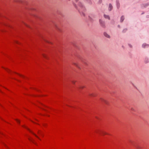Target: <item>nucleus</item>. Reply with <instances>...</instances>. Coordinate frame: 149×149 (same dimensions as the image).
I'll return each instance as SVG.
<instances>
[{"label": "nucleus", "mask_w": 149, "mask_h": 149, "mask_svg": "<svg viewBox=\"0 0 149 149\" xmlns=\"http://www.w3.org/2000/svg\"><path fill=\"white\" fill-rule=\"evenodd\" d=\"M99 22L101 25L103 27H105V24L104 22L101 19H100Z\"/></svg>", "instance_id": "nucleus-1"}, {"label": "nucleus", "mask_w": 149, "mask_h": 149, "mask_svg": "<svg viewBox=\"0 0 149 149\" xmlns=\"http://www.w3.org/2000/svg\"><path fill=\"white\" fill-rule=\"evenodd\" d=\"M22 126L23 127H24L25 128H26L30 132H31L33 134H34L36 136L37 138H38V139H40L39 138L36 134H34L32 132L30 131V130L28 128L26 127V126H24V125Z\"/></svg>", "instance_id": "nucleus-2"}, {"label": "nucleus", "mask_w": 149, "mask_h": 149, "mask_svg": "<svg viewBox=\"0 0 149 149\" xmlns=\"http://www.w3.org/2000/svg\"><path fill=\"white\" fill-rule=\"evenodd\" d=\"M104 36L107 38H110V36L106 32H104Z\"/></svg>", "instance_id": "nucleus-3"}, {"label": "nucleus", "mask_w": 149, "mask_h": 149, "mask_svg": "<svg viewBox=\"0 0 149 149\" xmlns=\"http://www.w3.org/2000/svg\"><path fill=\"white\" fill-rule=\"evenodd\" d=\"M112 8V6L111 4H109V11H111Z\"/></svg>", "instance_id": "nucleus-4"}, {"label": "nucleus", "mask_w": 149, "mask_h": 149, "mask_svg": "<svg viewBox=\"0 0 149 149\" xmlns=\"http://www.w3.org/2000/svg\"><path fill=\"white\" fill-rule=\"evenodd\" d=\"M148 46V45H146V44H143L142 45V47L143 48L146 47Z\"/></svg>", "instance_id": "nucleus-5"}, {"label": "nucleus", "mask_w": 149, "mask_h": 149, "mask_svg": "<svg viewBox=\"0 0 149 149\" xmlns=\"http://www.w3.org/2000/svg\"><path fill=\"white\" fill-rule=\"evenodd\" d=\"M124 17L123 16H122L121 17V18H120V22H123V20H124Z\"/></svg>", "instance_id": "nucleus-6"}, {"label": "nucleus", "mask_w": 149, "mask_h": 149, "mask_svg": "<svg viewBox=\"0 0 149 149\" xmlns=\"http://www.w3.org/2000/svg\"><path fill=\"white\" fill-rule=\"evenodd\" d=\"M104 17L108 19H110L109 17V16H108L107 15H104Z\"/></svg>", "instance_id": "nucleus-7"}, {"label": "nucleus", "mask_w": 149, "mask_h": 149, "mask_svg": "<svg viewBox=\"0 0 149 149\" xmlns=\"http://www.w3.org/2000/svg\"><path fill=\"white\" fill-rule=\"evenodd\" d=\"M42 55L44 58H47V56L45 54H42Z\"/></svg>", "instance_id": "nucleus-8"}, {"label": "nucleus", "mask_w": 149, "mask_h": 149, "mask_svg": "<svg viewBox=\"0 0 149 149\" xmlns=\"http://www.w3.org/2000/svg\"><path fill=\"white\" fill-rule=\"evenodd\" d=\"M87 2L89 3V4H91V1L90 0H86Z\"/></svg>", "instance_id": "nucleus-9"}, {"label": "nucleus", "mask_w": 149, "mask_h": 149, "mask_svg": "<svg viewBox=\"0 0 149 149\" xmlns=\"http://www.w3.org/2000/svg\"><path fill=\"white\" fill-rule=\"evenodd\" d=\"M72 82L73 84H75V83L76 82V81H75L74 80L72 81Z\"/></svg>", "instance_id": "nucleus-10"}, {"label": "nucleus", "mask_w": 149, "mask_h": 149, "mask_svg": "<svg viewBox=\"0 0 149 149\" xmlns=\"http://www.w3.org/2000/svg\"><path fill=\"white\" fill-rule=\"evenodd\" d=\"M89 95L91 96H95L94 94H89Z\"/></svg>", "instance_id": "nucleus-11"}, {"label": "nucleus", "mask_w": 149, "mask_h": 149, "mask_svg": "<svg viewBox=\"0 0 149 149\" xmlns=\"http://www.w3.org/2000/svg\"><path fill=\"white\" fill-rule=\"evenodd\" d=\"M84 87V86H81L79 87V88H83Z\"/></svg>", "instance_id": "nucleus-12"}, {"label": "nucleus", "mask_w": 149, "mask_h": 149, "mask_svg": "<svg viewBox=\"0 0 149 149\" xmlns=\"http://www.w3.org/2000/svg\"><path fill=\"white\" fill-rule=\"evenodd\" d=\"M104 102L106 104H107V102L105 100H104Z\"/></svg>", "instance_id": "nucleus-13"}, {"label": "nucleus", "mask_w": 149, "mask_h": 149, "mask_svg": "<svg viewBox=\"0 0 149 149\" xmlns=\"http://www.w3.org/2000/svg\"><path fill=\"white\" fill-rule=\"evenodd\" d=\"M102 134H107L106 132H102Z\"/></svg>", "instance_id": "nucleus-14"}, {"label": "nucleus", "mask_w": 149, "mask_h": 149, "mask_svg": "<svg viewBox=\"0 0 149 149\" xmlns=\"http://www.w3.org/2000/svg\"><path fill=\"white\" fill-rule=\"evenodd\" d=\"M100 100H101L103 102H104V99L102 98H101Z\"/></svg>", "instance_id": "nucleus-15"}, {"label": "nucleus", "mask_w": 149, "mask_h": 149, "mask_svg": "<svg viewBox=\"0 0 149 149\" xmlns=\"http://www.w3.org/2000/svg\"><path fill=\"white\" fill-rule=\"evenodd\" d=\"M100 100H101L103 102H104V99L102 98H101Z\"/></svg>", "instance_id": "nucleus-16"}, {"label": "nucleus", "mask_w": 149, "mask_h": 149, "mask_svg": "<svg viewBox=\"0 0 149 149\" xmlns=\"http://www.w3.org/2000/svg\"><path fill=\"white\" fill-rule=\"evenodd\" d=\"M74 64L77 67H78L76 63H74Z\"/></svg>", "instance_id": "nucleus-17"}, {"label": "nucleus", "mask_w": 149, "mask_h": 149, "mask_svg": "<svg viewBox=\"0 0 149 149\" xmlns=\"http://www.w3.org/2000/svg\"><path fill=\"white\" fill-rule=\"evenodd\" d=\"M16 120L17 121V122L18 123H20V121L19 120H18L17 119H16Z\"/></svg>", "instance_id": "nucleus-18"}, {"label": "nucleus", "mask_w": 149, "mask_h": 149, "mask_svg": "<svg viewBox=\"0 0 149 149\" xmlns=\"http://www.w3.org/2000/svg\"><path fill=\"white\" fill-rule=\"evenodd\" d=\"M102 0H99V3H100L102 2Z\"/></svg>", "instance_id": "nucleus-19"}, {"label": "nucleus", "mask_w": 149, "mask_h": 149, "mask_svg": "<svg viewBox=\"0 0 149 149\" xmlns=\"http://www.w3.org/2000/svg\"><path fill=\"white\" fill-rule=\"evenodd\" d=\"M6 70H7V71H8V72L9 71H10V70H9L8 69H6V68H5Z\"/></svg>", "instance_id": "nucleus-20"}, {"label": "nucleus", "mask_w": 149, "mask_h": 149, "mask_svg": "<svg viewBox=\"0 0 149 149\" xmlns=\"http://www.w3.org/2000/svg\"><path fill=\"white\" fill-rule=\"evenodd\" d=\"M18 75H19L20 76H22V75L20 74H18Z\"/></svg>", "instance_id": "nucleus-21"}, {"label": "nucleus", "mask_w": 149, "mask_h": 149, "mask_svg": "<svg viewBox=\"0 0 149 149\" xmlns=\"http://www.w3.org/2000/svg\"><path fill=\"white\" fill-rule=\"evenodd\" d=\"M132 110H134V109H133V108H132Z\"/></svg>", "instance_id": "nucleus-22"}, {"label": "nucleus", "mask_w": 149, "mask_h": 149, "mask_svg": "<svg viewBox=\"0 0 149 149\" xmlns=\"http://www.w3.org/2000/svg\"><path fill=\"white\" fill-rule=\"evenodd\" d=\"M117 5H118V2L117 1Z\"/></svg>", "instance_id": "nucleus-23"}, {"label": "nucleus", "mask_w": 149, "mask_h": 149, "mask_svg": "<svg viewBox=\"0 0 149 149\" xmlns=\"http://www.w3.org/2000/svg\"><path fill=\"white\" fill-rule=\"evenodd\" d=\"M16 43H18V42H17V41H16Z\"/></svg>", "instance_id": "nucleus-24"}, {"label": "nucleus", "mask_w": 149, "mask_h": 149, "mask_svg": "<svg viewBox=\"0 0 149 149\" xmlns=\"http://www.w3.org/2000/svg\"><path fill=\"white\" fill-rule=\"evenodd\" d=\"M126 29H124V30H123V31H126Z\"/></svg>", "instance_id": "nucleus-25"}, {"label": "nucleus", "mask_w": 149, "mask_h": 149, "mask_svg": "<svg viewBox=\"0 0 149 149\" xmlns=\"http://www.w3.org/2000/svg\"><path fill=\"white\" fill-rule=\"evenodd\" d=\"M46 42H48L47 41H46Z\"/></svg>", "instance_id": "nucleus-26"}, {"label": "nucleus", "mask_w": 149, "mask_h": 149, "mask_svg": "<svg viewBox=\"0 0 149 149\" xmlns=\"http://www.w3.org/2000/svg\"><path fill=\"white\" fill-rule=\"evenodd\" d=\"M130 47H132V46H130Z\"/></svg>", "instance_id": "nucleus-27"}, {"label": "nucleus", "mask_w": 149, "mask_h": 149, "mask_svg": "<svg viewBox=\"0 0 149 149\" xmlns=\"http://www.w3.org/2000/svg\"><path fill=\"white\" fill-rule=\"evenodd\" d=\"M33 142V143H34L35 144V143H34V142Z\"/></svg>", "instance_id": "nucleus-28"}]
</instances>
